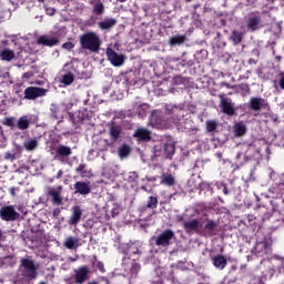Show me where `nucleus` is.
<instances>
[{
  "mask_svg": "<svg viewBox=\"0 0 284 284\" xmlns=\"http://www.w3.org/2000/svg\"><path fill=\"white\" fill-rule=\"evenodd\" d=\"M80 45L82 50L97 53L101 50V37L97 32H87L80 36Z\"/></svg>",
  "mask_w": 284,
  "mask_h": 284,
  "instance_id": "nucleus-1",
  "label": "nucleus"
},
{
  "mask_svg": "<svg viewBox=\"0 0 284 284\" xmlns=\"http://www.w3.org/2000/svg\"><path fill=\"white\" fill-rule=\"evenodd\" d=\"M20 273L28 281H34L37 278V270H39V264L34 263L30 257H23L20 261Z\"/></svg>",
  "mask_w": 284,
  "mask_h": 284,
  "instance_id": "nucleus-2",
  "label": "nucleus"
},
{
  "mask_svg": "<svg viewBox=\"0 0 284 284\" xmlns=\"http://www.w3.org/2000/svg\"><path fill=\"white\" fill-rule=\"evenodd\" d=\"M152 241H154L158 247H170V245H172V241H174V231L165 230L158 236L152 237Z\"/></svg>",
  "mask_w": 284,
  "mask_h": 284,
  "instance_id": "nucleus-3",
  "label": "nucleus"
},
{
  "mask_svg": "<svg viewBox=\"0 0 284 284\" xmlns=\"http://www.w3.org/2000/svg\"><path fill=\"white\" fill-rule=\"evenodd\" d=\"M122 267L126 276H136L141 270V264L132 257L124 256L122 260Z\"/></svg>",
  "mask_w": 284,
  "mask_h": 284,
  "instance_id": "nucleus-4",
  "label": "nucleus"
},
{
  "mask_svg": "<svg viewBox=\"0 0 284 284\" xmlns=\"http://www.w3.org/2000/svg\"><path fill=\"white\" fill-rule=\"evenodd\" d=\"M246 30L248 32H256V30H261V28H265L263 20L261 19V14L253 12L250 13L246 18Z\"/></svg>",
  "mask_w": 284,
  "mask_h": 284,
  "instance_id": "nucleus-5",
  "label": "nucleus"
},
{
  "mask_svg": "<svg viewBox=\"0 0 284 284\" xmlns=\"http://www.w3.org/2000/svg\"><path fill=\"white\" fill-rule=\"evenodd\" d=\"M172 123H175L174 119L173 121L172 120L168 121L156 112L152 113L150 118V124L152 125V128H156L158 130H165L168 128H172Z\"/></svg>",
  "mask_w": 284,
  "mask_h": 284,
  "instance_id": "nucleus-6",
  "label": "nucleus"
},
{
  "mask_svg": "<svg viewBox=\"0 0 284 284\" xmlns=\"http://www.w3.org/2000/svg\"><path fill=\"white\" fill-rule=\"evenodd\" d=\"M142 246L143 244L140 241L129 242L121 244L120 250H122L123 254H126V256H136V254H142Z\"/></svg>",
  "mask_w": 284,
  "mask_h": 284,
  "instance_id": "nucleus-7",
  "label": "nucleus"
},
{
  "mask_svg": "<svg viewBox=\"0 0 284 284\" xmlns=\"http://www.w3.org/2000/svg\"><path fill=\"white\" fill-rule=\"evenodd\" d=\"M106 57L108 61H110L111 64L114 65V68H121L125 63V55L121 53H116L114 49L108 48L106 49Z\"/></svg>",
  "mask_w": 284,
  "mask_h": 284,
  "instance_id": "nucleus-8",
  "label": "nucleus"
},
{
  "mask_svg": "<svg viewBox=\"0 0 284 284\" xmlns=\"http://www.w3.org/2000/svg\"><path fill=\"white\" fill-rule=\"evenodd\" d=\"M0 217L2 221H17L19 219V212L12 205L2 206L0 209Z\"/></svg>",
  "mask_w": 284,
  "mask_h": 284,
  "instance_id": "nucleus-9",
  "label": "nucleus"
},
{
  "mask_svg": "<svg viewBox=\"0 0 284 284\" xmlns=\"http://www.w3.org/2000/svg\"><path fill=\"white\" fill-rule=\"evenodd\" d=\"M73 278L77 284H83L88 278H90V267L83 265L75 268Z\"/></svg>",
  "mask_w": 284,
  "mask_h": 284,
  "instance_id": "nucleus-10",
  "label": "nucleus"
},
{
  "mask_svg": "<svg viewBox=\"0 0 284 284\" xmlns=\"http://www.w3.org/2000/svg\"><path fill=\"white\" fill-rule=\"evenodd\" d=\"M179 221L183 222V229L186 234H192V232H199V227L201 225L200 219L185 220L183 216L179 219Z\"/></svg>",
  "mask_w": 284,
  "mask_h": 284,
  "instance_id": "nucleus-11",
  "label": "nucleus"
},
{
  "mask_svg": "<svg viewBox=\"0 0 284 284\" xmlns=\"http://www.w3.org/2000/svg\"><path fill=\"white\" fill-rule=\"evenodd\" d=\"M253 252L256 256H270L272 253V246L266 240H263L261 242H256Z\"/></svg>",
  "mask_w": 284,
  "mask_h": 284,
  "instance_id": "nucleus-12",
  "label": "nucleus"
},
{
  "mask_svg": "<svg viewBox=\"0 0 284 284\" xmlns=\"http://www.w3.org/2000/svg\"><path fill=\"white\" fill-rule=\"evenodd\" d=\"M248 108L254 112H258L261 110H267V108H270V104L263 98H251L248 101Z\"/></svg>",
  "mask_w": 284,
  "mask_h": 284,
  "instance_id": "nucleus-13",
  "label": "nucleus"
},
{
  "mask_svg": "<svg viewBox=\"0 0 284 284\" xmlns=\"http://www.w3.org/2000/svg\"><path fill=\"white\" fill-rule=\"evenodd\" d=\"M219 98L221 99L220 108L222 112L229 116H232L234 114V103L232 102V99L225 98L223 94H220Z\"/></svg>",
  "mask_w": 284,
  "mask_h": 284,
  "instance_id": "nucleus-14",
  "label": "nucleus"
},
{
  "mask_svg": "<svg viewBox=\"0 0 284 284\" xmlns=\"http://www.w3.org/2000/svg\"><path fill=\"white\" fill-rule=\"evenodd\" d=\"M48 90L39 87H29L24 90V99H38V97H45Z\"/></svg>",
  "mask_w": 284,
  "mask_h": 284,
  "instance_id": "nucleus-15",
  "label": "nucleus"
},
{
  "mask_svg": "<svg viewBox=\"0 0 284 284\" xmlns=\"http://www.w3.org/2000/svg\"><path fill=\"white\" fill-rule=\"evenodd\" d=\"M74 194H80L81 196H88L92 192V184L83 181L75 182L74 184Z\"/></svg>",
  "mask_w": 284,
  "mask_h": 284,
  "instance_id": "nucleus-16",
  "label": "nucleus"
},
{
  "mask_svg": "<svg viewBox=\"0 0 284 284\" xmlns=\"http://www.w3.org/2000/svg\"><path fill=\"white\" fill-rule=\"evenodd\" d=\"M81 216H83V211L81 210V206H72L71 216L68 221L69 225H79V223L81 222Z\"/></svg>",
  "mask_w": 284,
  "mask_h": 284,
  "instance_id": "nucleus-17",
  "label": "nucleus"
},
{
  "mask_svg": "<svg viewBox=\"0 0 284 284\" xmlns=\"http://www.w3.org/2000/svg\"><path fill=\"white\" fill-rule=\"evenodd\" d=\"M175 148L174 143H165L160 151H155V156H163V159H170L174 154Z\"/></svg>",
  "mask_w": 284,
  "mask_h": 284,
  "instance_id": "nucleus-18",
  "label": "nucleus"
},
{
  "mask_svg": "<svg viewBox=\"0 0 284 284\" xmlns=\"http://www.w3.org/2000/svg\"><path fill=\"white\" fill-rule=\"evenodd\" d=\"M63 190V186H58V189L54 187H50L49 189V196L52 197V201L54 203V205H61V203H63V197H61V191Z\"/></svg>",
  "mask_w": 284,
  "mask_h": 284,
  "instance_id": "nucleus-19",
  "label": "nucleus"
},
{
  "mask_svg": "<svg viewBox=\"0 0 284 284\" xmlns=\"http://www.w3.org/2000/svg\"><path fill=\"white\" fill-rule=\"evenodd\" d=\"M38 43H39V45H47L49 48H52L53 45H58L59 44V38L41 36L38 39Z\"/></svg>",
  "mask_w": 284,
  "mask_h": 284,
  "instance_id": "nucleus-20",
  "label": "nucleus"
},
{
  "mask_svg": "<svg viewBox=\"0 0 284 284\" xmlns=\"http://www.w3.org/2000/svg\"><path fill=\"white\" fill-rule=\"evenodd\" d=\"M81 240L79 237L74 236H68L63 242V247H67V250H77V247H80Z\"/></svg>",
  "mask_w": 284,
  "mask_h": 284,
  "instance_id": "nucleus-21",
  "label": "nucleus"
},
{
  "mask_svg": "<svg viewBox=\"0 0 284 284\" xmlns=\"http://www.w3.org/2000/svg\"><path fill=\"white\" fill-rule=\"evenodd\" d=\"M161 185H165L166 187H172L173 185H176V178L172 175V173H164L160 176Z\"/></svg>",
  "mask_w": 284,
  "mask_h": 284,
  "instance_id": "nucleus-22",
  "label": "nucleus"
},
{
  "mask_svg": "<svg viewBox=\"0 0 284 284\" xmlns=\"http://www.w3.org/2000/svg\"><path fill=\"white\" fill-rule=\"evenodd\" d=\"M150 134L151 132L148 129L139 128L134 131L133 136H135L138 141H150L151 139Z\"/></svg>",
  "mask_w": 284,
  "mask_h": 284,
  "instance_id": "nucleus-23",
  "label": "nucleus"
},
{
  "mask_svg": "<svg viewBox=\"0 0 284 284\" xmlns=\"http://www.w3.org/2000/svg\"><path fill=\"white\" fill-rule=\"evenodd\" d=\"M100 30H112L116 26V19L105 18L104 20L98 23Z\"/></svg>",
  "mask_w": 284,
  "mask_h": 284,
  "instance_id": "nucleus-24",
  "label": "nucleus"
},
{
  "mask_svg": "<svg viewBox=\"0 0 284 284\" xmlns=\"http://www.w3.org/2000/svg\"><path fill=\"white\" fill-rule=\"evenodd\" d=\"M60 83L62 85H72L74 83V72L67 71L60 77Z\"/></svg>",
  "mask_w": 284,
  "mask_h": 284,
  "instance_id": "nucleus-25",
  "label": "nucleus"
},
{
  "mask_svg": "<svg viewBox=\"0 0 284 284\" xmlns=\"http://www.w3.org/2000/svg\"><path fill=\"white\" fill-rule=\"evenodd\" d=\"M85 168H88V165H85L84 163L79 164L75 168V172L77 174H80V176H82V179H92V171L91 170H87Z\"/></svg>",
  "mask_w": 284,
  "mask_h": 284,
  "instance_id": "nucleus-26",
  "label": "nucleus"
},
{
  "mask_svg": "<svg viewBox=\"0 0 284 284\" xmlns=\"http://www.w3.org/2000/svg\"><path fill=\"white\" fill-rule=\"evenodd\" d=\"M268 192H270V194L273 195V199H281V196H283V193H284L283 184H281V183L273 184L268 189Z\"/></svg>",
  "mask_w": 284,
  "mask_h": 284,
  "instance_id": "nucleus-27",
  "label": "nucleus"
},
{
  "mask_svg": "<svg viewBox=\"0 0 284 284\" xmlns=\"http://www.w3.org/2000/svg\"><path fill=\"white\" fill-rule=\"evenodd\" d=\"M165 110H166L168 114H173L178 120H181L183 116V109H181L179 106L168 104L165 106Z\"/></svg>",
  "mask_w": 284,
  "mask_h": 284,
  "instance_id": "nucleus-28",
  "label": "nucleus"
},
{
  "mask_svg": "<svg viewBox=\"0 0 284 284\" xmlns=\"http://www.w3.org/2000/svg\"><path fill=\"white\" fill-rule=\"evenodd\" d=\"M213 265L216 270H225L227 266V260L223 255H216L213 257Z\"/></svg>",
  "mask_w": 284,
  "mask_h": 284,
  "instance_id": "nucleus-29",
  "label": "nucleus"
},
{
  "mask_svg": "<svg viewBox=\"0 0 284 284\" xmlns=\"http://www.w3.org/2000/svg\"><path fill=\"white\" fill-rule=\"evenodd\" d=\"M16 128H18V130H28V128H30V118H28V115L19 118Z\"/></svg>",
  "mask_w": 284,
  "mask_h": 284,
  "instance_id": "nucleus-30",
  "label": "nucleus"
},
{
  "mask_svg": "<svg viewBox=\"0 0 284 284\" xmlns=\"http://www.w3.org/2000/svg\"><path fill=\"white\" fill-rule=\"evenodd\" d=\"M233 132L235 136H243L247 132V126L243 122H239L233 126Z\"/></svg>",
  "mask_w": 284,
  "mask_h": 284,
  "instance_id": "nucleus-31",
  "label": "nucleus"
},
{
  "mask_svg": "<svg viewBox=\"0 0 284 284\" xmlns=\"http://www.w3.org/2000/svg\"><path fill=\"white\" fill-rule=\"evenodd\" d=\"M39 146V140H37V138L34 139H28L24 142V148L28 152H32L33 150H37V148Z\"/></svg>",
  "mask_w": 284,
  "mask_h": 284,
  "instance_id": "nucleus-32",
  "label": "nucleus"
},
{
  "mask_svg": "<svg viewBox=\"0 0 284 284\" xmlns=\"http://www.w3.org/2000/svg\"><path fill=\"white\" fill-rule=\"evenodd\" d=\"M1 61H12L14 59V51L10 49H4L0 52Z\"/></svg>",
  "mask_w": 284,
  "mask_h": 284,
  "instance_id": "nucleus-33",
  "label": "nucleus"
},
{
  "mask_svg": "<svg viewBox=\"0 0 284 284\" xmlns=\"http://www.w3.org/2000/svg\"><path fill=\"white\" fill-rule=\"evenodd\" d=\"M55 152L58 156H70L72 154V149H70V146L60 145Z\"/></svg>",
  "mask_w": 284,
  "mask_h": 284,
  "instance_id": "nucleus-34",
  "label": "nucleus"
},
{
  "mask_svg": "<svg viewBox=\"0 0 284 284\" xmlns=\"http://www.w3.org/2000/svg\"><path fill=\"white\" fill-rule=\"evenodd\" d=\"M233 45H239L241 41H243V33L240 31H233L231 37H230Z\"/></svg>",
  "mask_w": 284,
  "mask_h": 284,
  "instance_id": "nucleus-35",
  "label": "nucleus"
},
{
  "mask_svg": "<svg viewBox=\"0 0 284 284\" xmlns=\"http://www.w3.org/2000/svg\"><path fill=\"white\" fill-rule=\"evenodd\" d=\"M170 45H181L185 43V36H174L169 40Z\"/></svg>",
  "mask_w": 284,
  "mask_h": 284,
  "instance_id": "nucleus-36",
  "label": "nucleus"
},
{
  "mask_svg": "<svg viewBox=\"0 0 284 284\" xmlns=\"http://www.w3.org/2000/svg\"><path fill=\"white\" fill-rule=\"evenodd\" d=\"M118 154L120 159H128V156L130 155V148L128 146V144L121 145L118 150Z\"/></svg>",
  "mask_w": 284,
  "mask_h": 284,
  "instance_id": "nucleus-37",
  "label": "nucleus"
},
{
  "mask_svg": "<svg viewBox=\"0 0 284 284\" xmlns=\"http://www.w3.org/2000/svg\"><path fill=\"white\" fill-rule=\"evenodd\" d=\"M216 230V222L212 220H206L204 225V232H207L209 234H212Z\"/></svg>",
  "mask_w": 284,
  "mask_h": 284,
  "instance_id": "nucleus-38",
  "label": "nucleus"
},
{
  "mask_svg": "<svg viewBox=\"0 0 284 284\" xmlns=\"http://www.w3.org/2000/svg\"><path fill=\"white\" fill-rule=\"evenodd\" d=\"M156 205H159V197L150 196L146 207H149V210H156Z\"/></svg>",
  "mask_w": 284,
  "mask_h": 284,
  "instance_id": "nucleus-39",
  "label": "nucleus"
},
{
  "mask_svg": "<svg viewBox=\"0 0 284 284\" xmlns=\"http://www.w3.org/2000/svg\"><path fill=\"white\" fill-rule=\"evenodd\" d=\"M110 136L112 141H116V139L121 136V129H119V126H112L110 130Z\"/></svg>",
  "mask_w": 284,
  "mask_h": 284,
  "instance_id": "nucleus-40",
  "label": "nucleus"
},
{
  "mask_svg": "<svg viewBox=\"0 0 284 284\" xmlns=\"http://www.w3.org/2000/svg\"><path fill=\"white\" fill-rule=\"evenodd\" d=\"M219 128V122L215 120H209L206 121V132H214Z\"/></svg>",
  "mask_w": 284,
  "mask_h": 284,
  "instance_id": "nucleus-41",
  "label": "nucleus"
},
{
  "mask_svg": "<svg viewBox=\"0 0 284 284\" xmlns=\"http://www.w3.org/2000/svg\"><path fill=\"white\" fill-rule=\"evenodd\" d=\"M148 110H149L148 104H140L136 106V113L139 116H141V119L145 116V112H148Z\"/></svg>",
  "mask_w": 284,
  "mask_h": 284,
  "instance_id": "nucleus-42",
  "label": "nucleus"
},
{
  "mask_svg": "<svg viewBox=\"0 0 284 284\" xmlns=\"http://www.w3.org/2000/svg\"><path fill=\"white\" fill-rule=\"evenodd\" d=\"M51 112H52L53 119H61V114L59 113V105L51 104Z\"/></svg>",
  "mask_w": 284,
  "mask_h": 284,
  "instance_id": "nucleus-43",
  "label": "nucleus"
},
{
  "mask_svg": "<svg viewBox=\"0 0 284 284\" xmlns=\"http://www.w3.org/2000/svg\"><path fill=\"white\" fill-rule=\"evenodd\" d=\"M103 10H104L103 3L99 2V3L94 4L93 12L95 14H98V16L103 14Z\"/></svg>",
  "mask_w": 284,
  "mask_h": 284,
  "instance_id": "nucleus-44",
  "label": "nucleus"
},
{
  "mask_svg": "<svg viewBox=\"0 0 284 284\" xmlns=\"http://www.w3.org/2000/svg\"><path fill=\"white\" fill-rule=\"evenodd\" d=\"M99 144H100V145H104V148H99V150H101L102 152H103L104 150H108V140H100V141H99Z\"/></svg>",
  "mask_w": 284,
  "mask_h": 284,
  "instance_id": "nucleus-45",
  "label": "nucleus"
},
{
  "mask_svg": "<svg viewBox=\"0 0 284 284\" xmlns=\"http://www.w3.org/2000/svg\"><path fill=\"white\" fill-rule=\"evenodd\" d=\"M129 179L130 181H136V179H139V174L136 172H130Z\"/></svg>",
  "mask_w": 284,
  "mask_h": 284,
  "instance_id": "nucleus-46",
  "label": "nucleus"
},
{
  "mask_svg": "<svg viewBox=\"0 0 284 284\" xmlns=\"http://www.w3.org/2000/svg\"><path fill=\"white\" fill-rule=\"evenodd\" d=\"M62 48H64V50H72V48H74V44H72V42H67L62 44Z\"/></svg>",
  "mask_w": 284,
  "mask_h": 284,
  "instance_id": "nucleus-47",
  "label": "nucleus"
},
{
  "mask_svg": "<svg viewBox=\"0 0 284 284\" xmlns=\"http://www.w3.org/2000/svg\"><path fill=\"white\" fill-rule=\"evenodd\" d=\"M95 267L100 270L102 273L105 272V266H103V262H97Z\"/></svg>",
  "mask_w": 284,
  "mask_h": 284,
  "instance_id": "nucleus-48",
  "label": "nucleus"
},
{
  "mask_svg": "<svg viewBox=\"0 0 284 284\" xmlns=\"http://www.w3.org/2000/svg\"><path fill=\"white\" fill-rule=\"evenodd\" d=\"M45 12H47V14H49V17H53V14H54V8H47V9H45Z\"/></svg>",
  "mask_w": 284,
  "mask_h": 284,
  "instance_id": "nucleus-49",
  "label": "nucleus"
},
{
  "mask_svg": "<svg viewBox=\"0 0 284 284\" xmlns=\"http://www.w3.org/2000/svg\"><path fill=\"white\" fill-rule=\"evenodd\" d=\"M59 214H61V210H60V209H54V210H53V216H54V219H58Z\"/></svg>",
  "mask_w": 284,
  "mask_h": 284,
  "instance_id": "nucleus-50",
  "label": "nucleus"
},
{
  "mask_svg": "<svg viewBox=\"0 0 284 284\" xmlns=\"http://www.w3.org/2000/svg\"><path fill=\"white\" fill-rule=\"evenodd\" d=\"M221 85L224 87V88H227L229 90L232 89V88H234V87H232V85H231L230 83H227V82H221Z\"/></svg>",
  "mask_w": 284,
  "mask_h": 284,
  "instance_id": "nucleus-51",
  "label": "nucleus"
},
{
  "mask_svg": "<svg viewBox=\"0 0 284 284\" xmlns=\"http://www.w3.org/2000/svg\"><path fill=\"white\" fill-rule=\"evenodd\" d=\"M58 161L61 163H65V156L64 155H57Z\"/></svg>",
  "mask_w": 284,
  "mask_h": 284,
  "instance_id": "nucleus-52",
  "label": "nucleus"
},
{
  "mask_svg": "<svg viewBox=\"0 0 284 284\" xmlns=\"http://www.w3.org/2000/svg\"><path fill=\"white\" fill-rule=\"evenodd\" d=\"M4 159H7L8 161L14 159V155L12 153H7Z\"/></svg>",
  "mask_w": 284,
  "mask_h": 284,
  "instance_id": "nucleus-53",
  "label": "nucleus"
},
{
  "mask_svg": "<svg viewBox=\"0 0 284 284\" xmlns=\"http://www.w3.org/2000/svg\"><path fill=\"white\" fill-rule=\"evenodd\" d=\"M9 192H10L11 196H17L14 186L10 187Z\"/></svg>",
  "mask_w": 284,
  "mask_h": 284,
  "instance_id": "nucleus-54",
  "label": "nucleus"
},
{
  "mask_svg": "<svg viewBox=\"0 0 284 284\" xmlns=\"http://www.w3.org/2000/svg\"><path fill=\"white\" fill-rule=\"evenodd\" d=\"M280 88L284 90V75L280 79Z\"/></svg>",
  "mask_w": 284,
  "mask_h": 284,
  "instance_id": "nucleus-55",
  "label": "nucleus"
},
{
  "mask_svg": "<svg viewBox=\"0 0 284 284\" xmlns=\"http://www.w3.org/2000/svg\"><path fill=\"white\" fill-rule=\"evenodd\" d=\"M61 176H63V170H59L55 175L57 179H61Z\"/></svg>",
  "mask_w": 284,
  "mask_h": 284,
  "instance_id": "nucleus-56",
  "label": "nucleus"
},
{
  "mask_svg": "<svg viewBox=\"0 0 284 284\" xmlns=\"http://www.w3.org/2000/svg\"><path fill=\"white\" fill-rule=\"evenodd\" d=\"M175 83H183V78L182 77H175Z\"/></svg>",
  "mask_w": 284,
  "mask_h": 284,
  "instance_id": "nucleus-57",
  "label": "nucleus"
},
{
  "mask_svg": "<svg viewBox=\"0 0 284 284\" xmlns=\"http://www.w3.org/2000/svg\"><path fill=\"white\" fill-rule=\"evenodd\" d=\"M223 194L227 195L230 194V191H227V186H223V190H222Z\"/></svg>",
  "mask_w": 284,
  "mask_h": 284,
  "instance_id": "nucleus-58",
  "label": "nucleus"
},
{
  "mask_svg": "<svg viewBox=\"0 0 284 284\" xmlns=\"http://www.w3.org/2000/svg\"><path fill=\"white\" fill-rule=\"evenodd\" d=\"M116 214H119V209H113L112 210V216H116Z\"/></svg>",
  "mask_w": 284,
  "mask_h": 284,
  "instance_id": "nucleus-59",
  "label": "nucleus"
},
{
  "mask_svg": "<svg viewBox=\"0 0 284 284\" xmlns=\"http://www.w3.org/2000/svg\"><path fill=\"white\" fill-rule=\"evenodd\" d=\"M273 258H276V261H283L284 258L280 255H274Z\"/></svg>",
  "mask_w": 284,
  "mask_h": 284,
  "instance_id": "nucleus-60",
  "label": "nucleus"
},
{
  "mask_svg": "<svg viewBox=\"0 0 284 284\" xmlns=\"http://www.w3.org/2000/svg\"><path fill=\"white\" fill-rule=\"evenodd\" d=\"M65 68H72V63H67V64H64V67H63V71L65 72Z\"/></svg>",
  "mask_w": 284,
  "mask_h": 284,
  "instance_id": "nucleus-61",
  "label": "nucleus"
},
{
  "mask_svg": "<svg viewBox=\"0 0 284 284\" xmlns=\"http://www.w3.org/2000/svg\"><path fill=\"white\" fill-rule=\"evenodd\" d=\"M270 216H272V214H271V213H266V214L264 215V217H263V221H265V219H270Z\"/></svg>",
  "mask_w": 284,
  "mask_h": 284,
  "instance_id": "nucleus-62",
  "label": "nucleus"
},
{
  "mask_svg": "<svg viewBox=\"0 0 284 284\" xmlns=\"http://www.w3.org/2000/svg\"><path fill=\"white\" fill-rule=\"evenodd\" d=\"M13 124L12 119L8 120V125L11 126Z\"/></svg>",
  "mask_w": 284,
  "mask_h": 284,
  "instance_id": "nucleus-63",
  "label": "nucleus"
},
{
  "mask_svg": "<svg viewBox=\"0 0 284 284\" xmlns=\"http://www.w3.org/2000/svg\"><path fill=\"white\" fill-rule=\"evenodd\" d=\"M275 172L274 171H271L270 173V178L272 179V176H274Z\"/></svg>",
  "mask_w": 284,
  "mask_h": 284,
  "instance_id": "nucleus-64",
  "label": "nucleus"
}]
</instances>
